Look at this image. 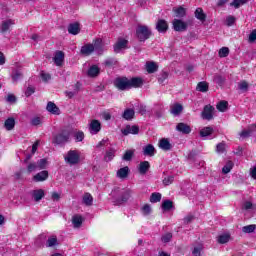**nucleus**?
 <instances>
[{"mask_svg": "<svg viewBox=\"0 0 256 256\" xmlns=\"http://www.w3.org/2000/svg\"><path fill=\"white\" fill-rule=\"evenodd\" d=\"M196 89L201 93H207L209 91V84L205 81L199 82Z\"/></svg>", "mask_w": 256, "mask_h": 256, "instance_id": "31", "label": "nucleus"}, {"mask_svg": "<svg viewBox=\"0 0 256 256\" xmlns=\"http://www.w3.org/2000/svg\"><path fill=\"white\" fill-rule=\"evenodd\" d=\"M22 78H23V74L19 70H15L12 73V79L14 82H17L19 81V79H22Z\"/></svg>", "mask_w": 256, "mask_h": 256, "instance_id": "48", "label": "nucleus"}, {"mask_svg": "<svg viewBox=\"0 0 256 256\" xmlns=\"http://www.w3.org/2000/svg\"><path fill=\"white\" fill-rule=\"evenodd\" d=\"M245 3H247L246 0H233L230 5L235 7V9H239L240 5H245Z\"/></svg>", "mask_w": 256, "mask_h": 256, "instance_id": "46", "label": "nucleus"}, {"mask_svg": "<svg viewBox=\"0 0 256 256\" xmlns=\"http://www.w3.org/2000/svg\"><path fill=\"white\" fill-rule=\"evenodd\" d=\"M217 153H225V143H219L216 146Z\"/></svg>", "mask_w": 256, "mask_h": 256, "instance_id": "60", "label": "nucleus"}, {"mask_svg": "<svg viewBox=\"0 0 256 256\" xmlns=\"http://www.w3.org/2000/svg\"><path fill=\"white\" fill-rule=\"evenodd\" d=\"M161 201V193L154 192L150 196V203H159Z\"/></svg>", "mask_w": 256, "mask_h": 256, "instance_id": "40", "label": "nucleus"}, {"mask_svg": "<svg viewBox=\"0 0 256 256\" xmlns=\"http://www.w3.org/2000/svg\"><path fill=\"white\" fill-rule=\"evenodd\" d=\"M75 141H83L85 139V133L78 131L74 134Z\"/></svg>", "mask_w": 256, "mask_h": 256, "instance_id": "51", "label": "nucleus"}, {"mask_svg": "<svg viewBox=\"0 0 256 256\" xmlns=\"http://www.w3.org/2000/svg\"><path fill=\"white\" fill-rule=\"evenodd\" d=\"M183 111V106L181 104H174L171 106L172 115H179Z\"/></svg>", "mask_w": 256, "mask_h": 256, "instance_id": "35", "label": "nucleus"}, {"mask_svg": "<svg viewBox=\"0 0 256 256\" xmlns=\"http://www.w3.org/2000/svg\"><path fill=\"white\" fill-rule=\"evenodd\" d=\"M256 225L251 224L242 228L243 233H255Z\"/></svg>", "mask_w": 256, "mask_h": 256, "instance_id": "44", "label": "nucleus"}, {"mask_svg": "<svg viewBox=\"0 0 256 256\" xmlns=\"http://www.w3.org/2000/svg\"><path fill=\"white\" fill-rule=\"evenodd\" d=\"M72 223H73L74 227H76V228L81 227V225H83V217H81L79 215L73 216Z\"/></svg>", "mask_w": 256, "mask_h": 256, "instance_id": "34", "label": "nucleus"}, {"mask_svg": "<svg viewBox=\"0 0 256 256\" xmlns=\"http://www.w3.org/2000/svg\"><path fill=\"white\" fill-rule=\"evenodd\" d=\"M143 155L146 157H153L155 155V147L151 144L146 145L143 148Z\"/></svg>", "mask_w": 256, "mask_h": 256, "instance_id": "21", "label": "nucleus"}, {"mask_svg": "<svg viewBox=\"0 0 256 256\" xmlns=\"http://www.w3.org/2000/svg\"><path fill=\"white\" fill-rule=\"evenodd\" d=\"M47 179H49V172L46 170H43L33 176V181H35L36 183L47 181Z\"/></svg>", "mask_w": 256, "mask_h": 256, "instance_id": "12", "label": "nucleus"}, {"mask_svg": "<svg viewBox=\"0 0 256 256\" xmlns=\"http://www.w3.org/2000/svg\"><path fill=\"white\" fill-rule=\"evenodd\" d=\"M129 41L124 38H119L118 41L114 44V52L120 53L122 49H127Z\"/></svg>", "mask_w": 256, "mask_h": 256, "instance_id": "9", "label": "nucleus"}, {"mask_svg": "<svg viewBox=\"0 0 256 256\" xmlns=\"http://www.w3.org/2000/svg\"><path fill=\"white\" fill-rule=\"evenodd\" d=\"M100 71L97 65H93L88 69V77H97Z\"/></svg>", "mask_w": 256, "mask_h": 256, "instance_id": "30", "label": "nucleus"}, {"mask_svg": "<svg viewBox=\"0 0 256 256\" xmlns=\"http://www.w3.org/2000/svg\"><path fill=\"white\" fill-rule=\"evenodd\" d=\"M131 197V190L127 189L121 193V197L118 198L115 202V205H123V203H127Z\"/></svg>", "mask_w": 256, "mask_h": 256, "instance_id": "8", "label": "nucleus"}, {"mask_svg": "<svg viewBox=\"0 0 256 256\" xmlns=\"http://www.w3.org/2000/svg\"><path fill=\"white\" fill-rule=\"evenodd\" d=\"M4 127L6 131H13V129H15V118L10 117L6 119V121L4 122Z\"/></svg>", "mask_w": 256, "mask_h": 256, "instance_id": "25", "label": "nucleus"}, {"mask_svg": "<svg viewBox=\"0 0 256 256\" xmlns=\"http://www.w3.org/2000/svg\"><path fill=\"white\" fill-rule=\"evenodd\" d=\"M12 25H15V20L9 19L2 22L0 32L1 33H7L9 29H11Z\"/></svg>", "mask_w": 256, "mask_h": 256, "instance_id": "19", "label": "nucleus"}, {"mask_svg": "<svg viewBox=\"0 0 256 256\" xmlns=\"http://www.w3.org/2000/svg\"><path fill=\"white\" fill-rule=\"evenodd\" d=\"M139 133V126H126V128H124L122 130V134L123 135H137Z\"/></svg>", "mask_w": 256, "mask_h": 256, "instance_id": "16", "label": "nucleus"}, {"mask_svg": "<svg viewBox=\"0 0 256 256\" xmlns=\"http://www.w3.org/2000/svg\"><path fill=\"white\" fill-rule=\"evenodd\" d=\"M63 61H65V53L63 51H57L54 56V63L57 67H61L63 65Z\"/></svg>", "mask_w": 256, "mask_h": 256, "instance_id": "15", "label": "nucleus"}, {"mask_svg": "<svg viewBox=\"0 0 256 256\" xmlns=\"http://www.w3.org/2000/svg\"><path fill=\"white\" fill-rule=\"evenodd\" d=\"M143 78L141 77H133L129 79V86L130 89H139L140 87H143Z\"/></svg>", "mask_w": 256, "mask_h": 256, "instance_id": "10", "label": "nucleus"}, {"mask_svg": "<svg viewBox=\"0 0 256 256\" xmlns=\"http://www.w3.org/2000/svg\"><path fill=\"white\" fill-rule=\"evenodd\" d=\"M31 124L34 125V126L41 125V118L40 117L33 118L31 120Z\"/></svg>", "mask_w": 256, "mask_h": 256, "instance_id": "64", "label": "nucleus"}, {"mask_svg": "<svg viewBox=\"0 0 256 256\" xmlns=\"http://www.w3.org/2000/svg\"><path fill=\"white\" fill-rule=\"evenodd\" d=\"M229 239H231V236L229 234H222L218 237L217 241L218 243L223 245L225 243H229Z\"/></svg>", "mask_w": 256, "mask_h": 256, "instance_id": "39", "label": "nucleus"}, {"mask_svg": "<svg viewBox=\"0 0 256 256\" xmlns=\"http://www.w3.org/2000/svg\"><path fill=\"white\" fill-rule=\"evenodd\" d=\"M255 129H256V125L249 126L247 129H244L240 133V137H242V139H247V137H251V134L253 133V131H255Z\"/></svg>", "mask_w": 256, "mask_h": 256, "instance_id": "20", "label": "nucleus"}, {"mask_svg": "<svg viewBox=\"0 0 256 256\" xmlns=\"http://www.w3.org/2000/svg\"><path fill=\"white\" fill-rule=\"evenodd\" d=\"M81 31V28L79 27V23H73V24H70L68 26V33H70V35H79Z\"/></svg>", "mask_w": 256, "mask_h": 256, "instance_id": "22", "label": "nucleus"}, {"mask_svg": "<svg viewBox=\"0 0 256 256\" xmlns=\"http://www.w3.org/2000/svg\"><path fill=\"white\" fill-rule=\"evenodd\" d=\"M235 21H236V19H235L234 16H228L226 18V25H227V27H231V26L235 25Z\"/></svg>", "mask_w": 256, "mask_h": 256, "instance_id": "54", "label": "nucleus"}, {"mask_svg": "<svg viewBox=\"0 0 256 256\" xmlns=\"http://www.w3.org/2000/svg\"><path fill=\"white\" fill-rule=\"evenodd\" d=\"M213 113H215V107L211 105H206L202 111V119L206 121H211L213 119Z\"/></svg>", "mask_w": 256, "mask_h": 256, "instance_id": "6", "label": "nucleus"}, {"mask_svg": "<svg viewBox=\"0 0 256 256\" xmlns=\"http://www.w3.org/2000/svg\"><path fill=\"white\" fill-rule=\"evenodd\" d=\"M46 109L47 112L51 113L52 115H61V110L53 102H48Z\"/></svg>", "mask_w": 256, "mask_h": 256, "instance_id": "14", "label": "nucleus"}, {"mask_svg": "<svg viewBox=\"0 0 256 256\" xmlns=\"http://www.w3.org/2000/svg\"><path fill=\"white\" fill-rule=\"evenodd\" d=\"M159 66L155 62H147L146 63V71L147 73H156L158 71Z\"/></svg>", "mask_w": 256, "mask_h": 256, "instance_id": "28", "label": "nucleus"}, {"mask_svg": "<svg viewBox=\"0 0 256 256\" xmlns=\"http://www.w3.org/2000/svg\"><path fill=\"white\" fill-rule=\"evenodd\" d=\"M238 89L245 92L249 89V84L247 83V81H241L238 83Z\"/></svg>", "mask_w": 256, "mask_h": 256, "instance_id": "50", "label": "nucleus"}, {"mask_svg": "<svg viewBox=\"0 0 256 256\" xmlns=\"http://www.w3.org/2000/svg\"><path fill=\"white\" fill-rule=\"evenodd\" d=\"M193 219H195V216L194 215H187L185 218H184V223L186 225H189V223H191V221H193Z\"/></svg>", "mask_w": 256, "mask_h": 256, "instance_id": "63", "label": "nucleus"}, {"mask_svg": "<svg viewBox=\"0 0 256 256\" xmlns=\"http://www.w3.org/2000/svg\"><path fill=\"white\" fill-rule=\"evenodd\" d=\"M94 51H95V46H93V44H86L81 48L82 55H86V56L91 55V53H93Z\"/></svg>", "mask_w": 256, "mask_h": 256, "instance_id": "23", "label": "nucleus"}, {"mask_svg": "<svg viewBox=\"0 0 256 256\" xmlns=\"http://www.w3.org/2000/svg\"><path fill=\"white\" fill-rule=\"evenodd\" d=\"M142 212L144 213V215H149V213H151V206L149 204H145L142 207Z\"/></svg>", "mask_w": 256, "mask_h": 256, "instance_id": "62", "label": "nucleus"}, {"mask_svg": "<svg viewBox=\"0 0 256 256\" xmlns=\"http://www.w3.org/2000/svg\"><path fill=\"white\" fill-rule=\"evenodd\" d=\"M228 105V101L222 100L216 105V109H218V111H221V113H225V111H227Z\"/></svg>", "mask_w": 256, "mask_h": 256, "instance_id": "32", "label": "nucleus"}, {"mask_svg": "<svg viewBox=\"0 0 256 256\" xmlns=\"http://www.w3.org/2000/svg\"><path fill=\"white\" fill-rule=\"evenodd\" d=\"M136 35L139 41H147L151 37V30L147 26L138 25Z\"/></svg>", "mask_w": 256, "mask_h": 256, "instance_id": "3", "label": "nucleus"}, {"mask_svg": "<svg viewBox=\"0 0 256 256\" xmlns=\"http://www.w3.org/2000/svg\"><path fill=\"white\" fill-rule=\"evenodd\" d=\"M195 17L196 19H199V21H205V19L207 18V16L205 15V13L203 12L202 8H197L195 11Z\"/></svg>", "mask_w": 256, "mask_h": 256, "instance_id": "36", "label": "nucleus"}, {"mask_svg": "<svg viewBox=\"0 0 256 256\" xmlns=\"http://www.w3.org/2000/svg\"><path fill=\"white\" fill-rule=\"evenodd\" d=\"M134 153H135V151H133V150H127L125 152V154L123 155V160L124 161H131V159H133Z\"/></svg>", "mask_w": 256, "mask_h": 256, "instance_id": "47", "label": "nucleus"}, {"mask_svg": "<svg viewBox=\"0 0 256 256\" xmlns=\"http://www.w3.org/2000/svg\"><path fill=\"white\" fill-rule=\"evenodd\" d=\"M174 31L183 32L189 27V24L187 22L180 20V19H174L172 22Z\"/></svg>", "mask_w": 256, "mask_h": 256, "instance_id": "5", "label": "nucleus"}, {"mask_svg": "<svg viewBox=\"0 0 256 256\" xmlns=\"http://www.w3.org/2000/svg\"><path fill=\"white\" fill-rule=\"evenodd\" d=\"M174 181V177L173 176H168L166 178L163 179V184L164 185H171V183H173Z\"/></svg>", "mask_w": 256, "mask_h": 256, "instance_id": "61", "label": "nucleus"}, {"mask_svg": "<svg viewBox=\"0 0 256 256\" xmlns=\"http://www.w3.org/2000/svg\"><path fill=\"white\" fill-rule=\"evenodd\" d=\"M162 209L164 211H171V209H173V201L171 200H165L163 203H162Z\"/></svg>", "mask_w": 256, "mask_h": 256, "instance_id": "41", "label": "nucleus"}, {"mask_svg": "<svg viewBox=\"0 0 256 256\" xmlns=\"http://www.w3.org/2000/svg\"><path fill=\"white\" fill-rule=\"evenodd\" d=\"M103 44V40L101 38H97L94 40L93 47L94 49H101V45Z\"/></svg>", "mask_w": 256, "mask_h": 256, "instance_id": "59", "label": "nucleus"}, {"mask_svg": "<svg viewBox=\"0 0 256 256\" xmlns=\"http://www.w3.org/2000/svg\"><path fill=\"white\" fill-rule=\"evenodd\" d=\"M37 169H39L37 163H30L27 166L28 173H33V171H37Z\"/></svg>", "mask_w": 256, "mask_h": 256, "instance_id": "55", "label": "nucleus"}, {"mask_svg": "<svg viewBox=\"0 0 256 256\" xmlns=\"http://www.w3.org/2000/svg\"><path fill=\"white\" fill-rule=\"evenodd\" d=\"M89 131L92 135H97L101 131V122L99 120H91L89 124Z\"/></svg>", "mask_w": 256, "mask_h": 256, "instance_id": "7", "label": "nucleus"}, {"mask_svg": "<svg viewBox=\"0 0 256 256\" xmlns=\"http://www.w3.org/2000/svg\"><path fill=\"white\" fill-rule=\"evenodd\" d=\"M214 82L221 87L222 85L225 84V77L221 75H215Z\"/></svg>", "mask_w": 256, "mask_h": 256, "instance_id": "45", "label": "nucleus"}, {"mask_svg": "<svg viewBox=\"0 0 256 256\" xmlns=\"http://www.w3.org/2000/svg\"><path fill=\"white\" fill-rule=\"evenodd\" d=\"M173 12L175 13L176 17H185L186 15L185 8H183L182 6L173 8Z\"/></svg>", "mask_w": 256, "mask_h": 256, "instance_id": "38", "label": "nucleus"}, {"mask_svg": "<svg viewBox=\"0 0 256 256\" xmlns=\"http://www.w3.org/2000/svg\"><path fill=\"white\" fill-rule=\"evenodd\" d=\"M168 78H169V72L162 71L160 73L159 78H158V82L159 83H164L165 80H167Z\"/></svg>", "mask_w": 256, "mask_h": 256, "instance_id": "49", "label": "nucleus"}, {"mask_svg": "<svg viewBox=\"0 0 256 256\" xmlns=\"http://www.w3.org/2000/svg\"><path fill=\"white\" fill-rule=\"evenodd\" d=\"M66 163H69V165H77L79 161H81V152L78 150H70L64 157Z\"/></svg>", "mask_w": 256, "mask_h": 256, "instance_id": "2", "label": "nucleus"}, {"mask_svg": "<svg viewBox=\"0 0 256 256\" xmlns=\"http://www.w3.org/2000/svg\"><path fill=\"white\" fill-rule=\"evenodd\" d=\"M115 85L117 89H120V91H127L128 89H130L129 78L127 77L117 78L115 80Z\"/></svg>", "mask_w": 256, "mask_h": 256, "instance_id": "4", "label": "nucleus"}, {"mask_svg": "<svg viewBox=\"0 0 256 256\" xmlns=\"http://www.w3.org/2000/svg\"><path fill=\"white\" fill-rule=\"evenodd\" d=\"M249 43H255L256 41V29L252 30L248 38Z\"/></svg>", "mask_w": 256, "mask_h": 256, "instance_id": "58", "label": "nucleus"}, {"mask_svg": "<svg viewBox=\"0 0 256 256\" xmlns=\"http://www.w3.org/2000/svg\"><path fill=\"white\" fill-rule=\"evenodd\" d=\"M57 245V236H50L46 241V247H55Z\"/></svg>", "mask_w": 256, "mask_h": 256, "instance_id": "42", "label": "nucleus"}, {"mask_svg": "<svg viewBox=\"0 0 256 256\" xmlns=\"http://www.w3.org/2000/svg\"><path fill=\"white\" fill-rule=\"evenodd\" d=\"M113 157H115V150H109L106 152L105 161H112Z\"/></svg>", "mask_w": 256, "mask_h": 256, "instance_id": "52", "label": "nucleus"}, {"mask_svg": "<svg viewBox=\"0 0 256 256\" xmlns=\"http://www.w3.org/2000/svg\"><path fill=\"white\" fill-rule=\"evenodd\" d=\"M83 204L87 206L93 205V196H91L89 193H85L83 196Z\"/></svg>", "mask_w": 256, "mask_h": 256, "instance_id": "37", "label": "nucleus"}, {"mask_svg": "<svg viewBox=\"0 0 256 256\" xmlns=\"http://www.w3.org/2000/svg\"><path fill=\"white\" fill-rule=\"evenodd\" d=\"M71 141V130H61L58 134L53 137L52 142L54 145H65Z\"/></svg>", "mask_w": 256, "mask_h": 256, "instance_id": "1", "label": "nucleus"}, {"mask_svg": "<svg viewBox=\"0 0 256 256\" xmlns=\"http://www.w3.org/2000/svg\"><path fill=\"white\" fill-rule=\"evenodd\" d=\"M32 198L36 203H39L43 197H45V190L43 189H36L31 192Z\"/></svg>", "mask_w": 256, "mask_h": 256, "instance_id": "13", "label": "nucleus"}, {"mask_svg": "<svg viewBox=\"0 0 256 256\" xmlns=\"http://www.w3.org/2000/svg\"><path fill=\"white\" fill-rule=\"evenodd\" d=\"M203 249H205L203 244L195 245L193 250H192V255L193 256H203L204 255Z\"/></svg>", "mask_w": 256, "mask_h": 256, "instance_id": "26", "label": "nucleus"}, {"mask_svg": "<svg viewBox=\"0 0 256 256\" xmlns=\"http://www.w3.org/2000/svg\"><path fill=\"white\" fill-rule=\"evenodd\" d=\"M123 119L126 121H131L135 117V110L126 109L122 115Z\"/></svg>", "mask_w": 256, "mask_h": 256, "instance_id": "29", "label": "nucleus"}, {"mask_svg": "<svg viewBox=\"0 0 256 256\" xmlns=\"http://www.w3.org/2000/svg\"><path fill=\"white\" fill-rule=\"evenodd\" d=\"M171 239H173V234H171V233H166L162 236L163 243H169V241H171Z\"/></svg>", "mask_w": 256, "mask_h": 256, "instance_id": "57", "label": "nucleus"}, {"mask_svg": "<svg viewBox=\"0 0 256 256\" xmlns=\"http://www.w3.org/2000/svg\"><path fill=\"white\" fill-rule=\"evenodd\" d=\"M213 134V128L208 126L204 127L200 130V137H209V135Z\"/></svg>", "mask_w": 256, "mask_h": 256, "instance_id": "33", "label": "nucleus"}, {"mask_svg": "<svg viewBox=\"0 0 256 256\" xmlns=\"http://www.w3.org/2000/svg\"><path fill=\"white\" fill-rule=\"evenodd\" d=\"M156 29L159 33H167L169 29V24L164 19H160L156 23Z\"/></svg>", "mask_w": 256, "mask_h": 256, "instance_id": "11", "label": "nucleus"}, {"mask_svg": "<svg viewBox=\"0 0 256 256\" xmlns=\"http://www.w3.org/2000/svg\"><path fill=\"white\" fill-rule=\"evenodd\" d=\"M232 169L233 161H228L226 165L222 168V173H224V175H227V173H230Z\"/></svg>", "mask_w": 256, "mask_h": 256, "instance_id": "43", "label": "nucleus"}, {"mask_svg": "<svg viewBox=\"0 0 256 256\" xmlns=\"http://www.w3.org/2000/svg\"><path fill=\"white\" fill-rule=\"evenodd\" d=\"M176 131L183 133L184 135H189L191 133V126L185 123H178L176 126Z\"/></svg>", "mask_w": 256, "mask_h": 256, "instance_id": "17", "label": "nucleus"}, {"mask_svg": "<svg viewBox=\"0 0 256 256\" xmlns=\"http://www.w3.org/2000/svg\"><path fill=\"white\" fill-rule=\"evenodd\" d=\"M159 147L163 149V151H171L172 146L167 138H163L159 141Z\"/></svg>", "mask_w": 256, "mask_h": 256, "instance_id": "24", "label": "nucleus"}, {"mask_svg": "<svg viewBox=\"0 0 256 256\" xmlns=\"http://www.w3.org/2000/svg\"><path fill=\"white\" fill-rule=\"evenodd\" d=\"M150 168H151V164H149V161H143V162H140L138 166V171L140 175H146L147 171H149Z\"/></svg>", "mask_w": 256, "mask_h": 256, "instance_id": "18", "label": "nucleus"}, {"mask_svg": "<svg viewBox=\"0 0 256 256\" xmlns=\"http://www.w3.org/2000/svg\"><path fill=\"white\" fill-rule=\"evenodd\" d=\"M229 55V49L227 47H222L219 50V57H227Z\"/></svg>", "mask_w": 256, "mask_h": 256, "instance_id": "56", "label": "nucleus"}, {"mask_svg": "<svg viewBox=\"0 0 256 256\" xmlns=\"http://www.w3.org/2000/svg\"><path fill=\"white\" fill-rule=\"evenodd\" d=\"M38 169H45V167H47V159H40L37 163H36Z\"/></svg>", "mask_w": 256, "mask_h": 256, "instance_id": "53", "label": "nucleus"}, {"mask_svg": "<svg viewBox=\"0 0 256 256\" xmlns=\"http://www.w3.org/2000/svg\"><path fill=\"white\" fill-rule=\"evenodd\" d=\"M117 177L119 179H126V177H129V167L125 166L123 168H120L117 171Z\"/></svg>", "mask_w": 256, "mask_h": 256, "instance_id": "27", "label": "nucleus"}]
</instances>
